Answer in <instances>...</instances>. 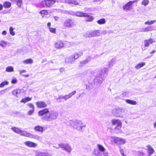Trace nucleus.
Here are the masks:
<instances>
[{
  "instance_id": "obj_1",
  "label": "nucleus",
  "mask_w": 156,
  "mask_h": 156,
  "mask_svg": "<svg viewBox=\"0 0 156 156\" xmlns=\"http://www.w3.org/2000/svg\"><path fill=\"white\" fill-rule=\"evenodd\" d=\"M39 116H42L41 119L47 122H50L56 120L58 117V112L54 110L49 111L48 108H46L38 112Z\"/></svg>"
},
{
  "instance_id": "obj_2",
  "label": "nucleus",
  "mask_w": 156,
  "mask_h": 156,
  "mask_svg": "<svg viewBox=\"0 0 156 156\" xmlns=\"http://www.w3.org/2000/svg\"><path fill=\"white\" fill-rule=\"evenodd\" d=\"M12 129L15 133H18L22 136L30 137L31 138H34L39 141H41L42 140V138L41 137L37 135L32 134L26 131L22 130L20 128L14 127L12 128Z\"/></svg>"
},
{
  "instance_id": "obj_3",
  "label": "nucleus",
  "mask_w": 156,
  "mask_h": 156,
  "mask_svg": "<svg viewBox=\"0 0 156 156\" xmlns=\"http://www.w3.org/2000/svg\"><path fill=\"white\" fill-rule=\"evenodd\" d=\"M107 69L105 68H103V69L99 70L97 73V75L94 80V84L96 85H100L104 80V76L106 74L107 75Z\"/></svg>"
},
{
  "instance_id": "obj_4",
  "label": "nucleus",
  "mask_w": 156,
  "mask_h": 156,
  "mask_svg": "<svg viewBox=\"0 0 156 156\" xmlns=\"http://www.w3.org/2000/svg\"><path fill=\"white\" fill-rule=\"evenodd\" d=\"M70 124L71 127L79 131H81L83 128L86 127V126L82 121L78 120L71 121Z\"/></svg>"
},
{
  "instance_id": "obj_5",
  "label": "nucleus",
  "mask_w": 156,
  "mask_h": 156,
  "mask_svg": "<svg viewBox=\"0 0 156 156\" xmlns=\"http://www.w3.org/2000/svg\"><path fill=\"white\" fill-rule=\"evenodd\" d=\"M97 149H95L93 152V154L96 156H106L107 153H105V149L102 145L97 144Z\"/></svg>"
},
{
  "instance_id": "obj_6",
  "label": "nucleus",
  "mask_w": 156,
  "mask_h": 156,
  "mask_svg": "<svg viewBox=\"0 0 156 156\" xmlns=\"http://www.w3.org/2000/svg\"><path fill=\"white\" fill-rule=\"evenodd\" d=\"M70 45L69 42L65 41L63 42L62 41H58L55 43V46L57 49H60L64 47H69Z\"/></svg>"
},
{
  "instance_id": "obj_7",
  "label": "nucleus",
  "mask_w": 156,
  "mask_h": 156,
  "mask_svg": "<svg viewBox=\"0 0 156 156\" xmlns=\"http://www.w3.org/2000/svg\"><path fill=\"white\" fill-rule=\"evenodd\" d=\"M64 26L68 28L72 27L76 25L74 20L71 19H67L64 22Z\"/></svg>"
},
{
  "instance_id": "obj_8",
  "label": "nucleus",
  "mask_w": 156,
  "mask_h": 156,
  "mask_svg": "<svg viewBox=\"0 0 156 156\" xmlns=\"http://www.w3.org/2000/svg\"><path fill=\"white\" fill-rule=\"evenodd\" d=\"M125 111V109L122 108H116L113 111V114L118 117H120L122 118L123 117L122 113Z\"/></svg>"
},
{
  "instance_id": "obj_9",
  "label": "nucleus",
  "mask_w": 156,
  "mask_h": 156,
  "mask_svg": "<svg viewBox=\"0 0 156 156\" xmlns=\"http://www.w3.org/2000/svg\"><path fill=\"white\" fill-rule=\"evenodd\" d=\"M112 140L115 144L119 145L124 144L126 142L125 139L117 137H113Z\"/></svg>"
},
{
  "instance_id": "obj_10",
  "label": "nucleus",
  "mask_w": 156,
  "mask_h": 156,
  "mask_svg": "<svg viewBox=\"0 0 156 156\" xmlns=\"http://www.w3.org/2000/svg\"><path fill=\"white\" fill-rule=\"evenodd\" d=\"M59 147L63 149V150L66 151L68 153H70L72 151L71 146L67 144L61 143L58 144Z\"/></svg>"
},
{
  "instance_id": "obj_11",
  "label": "nucleus",
  "mask_w": 156,
  "mask_h": 156,
  "mask_svg": "<svg viewBox=\"0 0 156 156\" xmlns=\"http://www.w3.org/2000/svg\"><path fill=\"white\" fill-rule=\"evenodd\" d=\"M135 2V1H130L123 6V9L126 11H129L131 9L133 8V4Z\"/></svg>"
},
{
  "instance_id": "obj_12",
  "label": "nucleus",
  "mask_w": 156,
  "mask_h": 156,
  "mask_svg": "<svg viewBox=\"0 0 156 156\" xmlns=\"http://www.w3.org/2000/svg\"><path fill=\"white\" fill-rule=\"evenodd\" d=\"M55 0H46L42 2V3L44 4V6L46 5L47 6H50L52 5L55 3Z\"/></svg>"
},
{
  "instance_id": "obj_13",
  "label": "nucleus",
  "mask_w": 156,
  "mask_h": 156,
  "mask_svg": "<svg viewBox=\"0 0 156 156\" xmlns=\"http://www.w3.org/2000/svg\"><path fill=\"white\" fill-rule=\"evenodd\" d=\"M24 144L30 147L35 148L37 146V144L31 141H27L24 143Z\"/></svg>"
},
{
  "instance_id": "obj_14",
  "label": "nucleus",
  "mask_w": 156,
  "mask_h": 156,
  "mask_svg": "<svg viewBox=\"0 0 156 156\" xmlns=\"http://www.w3.org/2000/svg\"><path fill=\"white\" fill-rule=\"evenodd\" d=\"M147 149L146 150L147 151V156H151L154 152V149L150 145H147L146 146Z\"/></svg>"
},
{
  "instance_id": "obj_15",
  "label": "nucleus",
  "mask_w": 156,
  "mask_h": 156,
  "mask_svg": "<svg viewBox=\"0 0 156 156\" xmlns=\"http://www.w3.org/2000/svg\"><path fill=\"white\" fill-rule=\"evenodd\" d=\"M144 46L145 47H148L150 44L155 42L153 39L150 38L148 40H145L144 41Z\"/></svg>"
},
{
  "instance_id": "obj_16",
  "label": "nucleus",
  "mask_w": 156,
  "mask_h": 156,
  "mask_svg": "<svg viewBox=\"0 0 156 156\" xmlns=\"http://www.w3.org/2000/svg\"><path fill=\"white\" fill-rule=\"evenodd\" d=\"M37 107L44 108L46 107L47 105L45 102L42 101H38L36 103Z\"/></svg>"
},
{
  "instance_id": "obj_17",
  "label": "nucleus",
  "mask_w": 156,
  "mask_h": 156,
  "mask_svg": "<svg viewBox=\"0 0 156 156\" xmlns=\"http://www.w3.org/2000/svg\"><path fill=\"white\" fill-rule=\"evenodd\" d=\"M91 58L89 56L87 57L85 59L80 62V66H83L84 64L87 63L91 60Z\"/></svg>"
},
{
  "instance_id": "obj_18",
  "label": "nucleus",
  "mask_w": 156,
  "mask_h": 156,
  "mask_svg": "<svg viewBox=\"0 0 156 156\" xmlns=\"http://www.w3.org/2000/svg\"><path fill=\"white\" fill-rule=\"evenodd\" d=\"M86 16L84 17H86L85 21L87 22H91L94 20L93 16L90 15V13H86Z\"/></svg>"
},
{
  "instance_id": "obj_19",
  "label": "nucleus",
  "mask_w": 156,
  "mask_h": 156,
  "mask_svg": "<svg viewBox=\"0 0 156 156\" xmlns=\"http://www.w3.org/2000/svg\"><path fill=\"white\" fill-rule=\"evenodd\" d=\"M112 125H116V126H122V123L119 120L114 119L112 121Z\"/></svg>"
},
{
  "instance_id": "obj_20",
  "label": "nucleus",
  "mask_w": 156,
  "mask_h": 156,
  "mask_svg": "<svg viewBox=\"0 0 156 156\" xmlns=\"http://www.w3.org/2000/svg\"><path fill=\"white\" fill-rule=\"evenodd\" d=\"M76 93V90H74L71 93L69 94H66L65 96V101L69 98H71L73 95H75Z\"/></svg>"
},
{
  "instance_id": "obj_21",
  "label": "nucleus",
  "mask_w": 156,
  "mask_h": 156,
  "mask_svg": "<svg viewBox=\"0 0 156 156\" xmlns=\"http://www.w3.org/2000/svg\"><path fill=\"white\" fill-rule=\"evenodd\" d=\"M44 127H42L40 126H35L34 128V129L35 131H37L40 132L41 133L43 132V131L44 130ZM45 129H44L45 130Z\"/></svg>"
},
{
  "instance_id": "obj_22",
  "label": "nucleus",
  "mask_w": 156,
  "mask_h": 156,
  "mask_svg": "<svg viewBox=\"0 0 156 156\" xmlns=\"http://www.w3.org/2000/svg\"><path fill=\"white\" fill-rule=\"evenodd\" d=\"M35 156H51L48 153L39 152L36 154Z\"/></svg>"
},
{
  "instance_id": "obj_23",
  "label": "nucleus",
  "mask_w": 156,
  "mask_h": 156,
  "mask_svg": "<svg viewBox=\"0 0 156 156\" xmlns=\"http://www.w3.org/2000/svg\"><path fill=\"white\" fill-rule=\"evenodd\" d=\"M114 63V60L112 58L111 60L109 61L108 63V64L107 66V67H105L107 69L109 68L110 67H112L113 66V65ZM104 68H105L104 67Z\"/></svg>"
},
{
  "instance_id": "obj_24",
  "label": "nucleus",
  "mask_w": 156,
  "mask_h": 156,
  "mask_svg": "<svg viewBox=\"0 0 156 156\" xmlns=\"http://www.w3.org/2000/svg\"><path fill=\"white\" fill-rule=\"evenodd\" d=\"M86 13L77 12L76 13L75 16L80 17H84V16H86Z\"/></svg>"
},
{
  "instance_id": "obj_25",
  "label": "nucleus",
  "mask_w": 156,
  "mask_h": 156,
  "mask_svg": "<svg viewBox=\"0 0 156 156\" xmlns=\"http://www.w3.org/2000/svg\"><path fill=\"white\" fill-rule=\"evenodd\" d=\"M75 60L73 58V56L72 55L71 57H69L66 58L65 62L66 63H71L73 62Z\"/></svg>"
},
{
  "instance_id": "obj_26",
  "label": "nucleus",
  "mask_w": 156,
  "mask_h": 156,
  "mask_svg": "<svg viewBox=\"0 0 156 156\" xmlns=\"http://www.w3.org/2000/svg\"><path fill=\"white\" fill-rule=\"evenodd\" d=\"M125 101L127 103L133 105H136L137 103L136 101L129 99H126Z\"/></svg>"
},
{
  "instance_id": "obj_27",
  "label": "nucleus",
  "mask_w": 156,
  "mask_h": 156,
  "mask_svg": "<svg viewBox=\"0 0 156 156\" xmlns=\"http://www.w3.org/2000/svg\"><path fill=\"white\" fill-rule=\"evenodd\" d=\"M83 35L86 37H93V35L92 31L87 32L83 34Z\"/></svg>"
},
{
  "instance_id": "obj_28",
  "label": "nucleus",
  "mask_w": 156,
  "mask_h": 156,
  "mask_svg": "<svg viewBox=\"0 0 156 156\" xmlns=\"http://www.w3.org/2000/svg\"><path fill=\"white\" fill-rule=\"evenodd\" d=\"M21 92V90L20 89H16L12 91V94L13 95L16 97H18V94H19Z\"/></svg>"
},
{
  "instance_id": "obj_29",
  "label": "nucleus",
  "mask_w": 156,
  "mask_h": 156,
  "mask_svg": "<svg viewBox=\"0 0 156 156\" xmlns=\"http://www.w3.org/2000/svg\"><path fill=\"white\" fill-rule=\"evenodd\" d=\"M153 30V27H147L143 29L141 31V32H146L149 31H151Z\"/></svg>"
},
{
  "instance_id": "obj_30",
  "label": "nucleus",
  "mask_w": 156,
  "mask_h": 156,
  "mask_svg": "<svg viewBox=\"0 0 156 156\" xmlns=\"http://www.w3.org/2000/svg\"><path fill=\"white\" fill-rule=\"evenodd\" d=\"M134 152L136 154L139 156H145V154L142 151H134Z\"/></svg>"
},
{
  "instance_id": "obj_31",
  "label": "nucleus",
  "mask_w": 156,
  "mask_h": 156,
  "mask_svg": "<svg viewBox=\"0 0 156 156\" xmlns=\"http://www.w3.org/2000/svg\"><path fill=\"white\" fill-rule=\"evenodd\" d=\"M145 65V62H141L139 63L137 66H136L135 67V68L136 69H140L141 68L143 67Z\"/></svg>"
},
{
  "instance_id": "obj_32",
  "label": "nucleus",
  "mask_w": 156,
  "mask_h": 156,
  "mask_svg": "<svg viewBox=\"0 0 156 156\" xmlns=\"http://www.w3.org/2000/svg\"><path fill=\"white\" fill-rule=\"evenodd\" d=\"M97 22L100 25L104 24L106 23L105 20L104 18L98 20Z\"/></svg>"
},
{
  "instance_id": "obj_33",
  "label": "nucleus",
  "mask_w": 156,
  "mask_h": 156,
  "mask_svg": "<svg viewBox=\"0 0 156 156\" xmlns=\"http://www.w3.org/2000/svg\"><path fill=\"white\" fill-rule=\"evenodd\" d=\"M32 99L31 98H30L29 97H27L24 98H23L22 99L21 101V102L25 103L27 101H30Z\"/></svg>"
},
{
  "instance_id": "obj_34",
  "label": "nucleus",
  "mask_w": 156,
  "mask_h": 156,
  "mask_svg": "<svg viewBox=\"0 0 156 156\" xmlns=\"http://www.w3.org/2000/svg\"><path fill=\"white\" fill-rule=\"evenodd\" d=\"M33 61L31 58L27 59L25 60L24 61H23V63L24 64H31V63H33Z\"/></svg>"
},
{
  "instance_id": "obj_35",
  "label": "nucleus",
  "mask_w": 156,
  "mask_h": 156,
  "mask_svg": "<svg viewBox=\"0 0 156 156\" xmlns=\"http://www.w3.org/2000/svg\"><path fill=\"white\" fill-rule=\"evenodd\" d=\"M6 71L8 72L14 71L13 67L11 66H9L6 68Z\"/></svg>"
},
{
  "instance_id": "obj_36",
  "label": "nucleus",
  "mask_w": 156,
  "mask_h": 156,
  "mask_svg": "<svg viewBox=\"0 0 156 156\" xmlns=\"http://www.w3.org/2000/svg\"><path fill=\"white\" fill-rule=\"evenodd\" d=\"M11 5V3L9 2H5L4 3L3 5L4 7L8 8L10 7Z\"/></svg>"
},
{
  "instance_id": "obj_37",
  "label": "nucleus",
  "mask_w": 156,
  "mask_h": 156,
  "mask_svg": "<svg viewBox=\"0 0 156 156\" xmlns=\"http://www.w3.org/2000/svg\"><path fill=\"white\" fill-rule=\"evenodd\" d=\"M92 32L93 37L99 36L100 35V33L98 30H96L94 31H92Z\"/></svg>"
},
{
  "instance_id": "obj_38",
  "label": "nucleus",
  "mask_w": 156,
  "mask_h": 156,
  "mask_svg": "<svg viewBox=\"0 0 156 156\" xmlns=\"http://www.w3.org/2000/svg\"><path fill=\"white\" fill-rule=\"evenodd\" d=\"M122 126H116L115 128V132L117 133H121L122 131L121 130Z\"/></svg>"
},
{
  "instance_id": "obj_39",
  "label": "nucleus",
  "mask_w": 156,
  "mask_h": 156,
  "mask_svg": "<svg viewBox=\"0 0 156 156\" xmlns=\"http://www.w3.org/2000/svg\"><path fill=\"white\" fill-rule=\"evenodd\" d=\"M40 13L41 14L42 17H44L47 14V12L46 10H43L41 11Z\"/></svg>"
},
{
  "instance_id": "obj_40",
  "label": "nucleus",
  "mask_w": 156,
  "mask_h": 156,
  "mask_svg": "<svg viewBox=\"0 0 156 156\" xmlns=\"http://www.w3.org/2000/svg\"><path fill=\"white\" fill-rule=\"evenodd\" d=\"M7 42L4 41L3 40L2 41L0 42V46L2 47H5L7 45Z\"/></svg>"
},
{
  "instance_id": "obj_41",
  "label": "nucleus",
  "mask_w": 156,
  "mask_h": 156,
  "mask_svg": "<svg viewBox=\"0 0 156 156\" xmlns=\"http://www.w3.org/2000/svg\"><path fill=\"white\" fill-rule=\"evenodd\" d=\"M14 30V28H13L12 27H10L9 28V32L10 34L12 36H14L15 35V33L13 31V30Z\"/></svg>"
},
{
  "instance_id": "obj_42",
  "label": "nucleus",
  "mask_w": 156,
  "mask_h": 156,
  "mask_svg": "<svg viewBox=\"0 0 156 156\" xmlns=\"http://www.w3.org/2000/svg\"><path fill=\"white\" fill-rule=\"evenodd\" d=\"M156 22V20H152L150 22L147 21L145 22V24L146 25H151L154 23Z\"/></svg>"
},
{
  "instance_id": "obj_43",
  "label": "nucleus",
  "mask_w": 156,
  "mask_h": 156,
  "mask_svg": "<svg viewBox=\"0 0 156 156\" xmlns=\"http://www.w3.org/2000/svg\"><path fill=\"white\" fill-rule=\"evenodd\" d=\"M149 1L147 0H144L142 2L143 5L144 6L147 5L149 3Z\"/></svg>"
},
{
  "instance_id": "obj_44",
  "label": "nucleus",
  "mask_w": 156,
  "mask_h": 156,
  "mask_svg": "<svg viewBox=\"0 0 156 156\" xmlns=\"http://www.w3.org/2000/svg\"><path fill=\"white\" fill-rule=\"evenodd\" d=\"M22 4V0H17V5L18 6L20 7Z\"/></svg>"
},
{
  "instance_id": "obj_45",
  "label": "nucleus",
  "mask_w": 156,
  "mask_h": 156,
  "mask_svg": "<svg viewBox=\"0 0 156 156\" xmlns=\"http://www.w3.org/2000/svg\"><path fill=\"white\" fill-rule=\"evenodd\" d=\"M8 82L6 81L3 82L0 84V87H3L5 85H7Z\"/></svg>"
},
{
  "instance_id": "obj_46",
  "label": "nucleus",
  "mask_w": 156,
  "mask_h": 156,
  "mask_svg": "<svg viewBox=\"0 0 156 156\" xmlns=\"http://www.w3.org/2000/svg\"><path fill=\"white\" fill-rule=\"evenodd\" d=\"M72 56L73 58L74 59V60L78 58L79 57H80V56L78 55V54L76 52L73 55H72Z\"/></svg>"
},
{
  "instance_id": "obj_47",
  "label": "nucleus",
  "mask_w": 156,
  "mask_h": 156,
  "mask_svg": "<svg viewBox=\"0 0 156 156\" xmlns=\"http://www.w3.org/2000/svg\"><path fill=\"white\" fill-rule=\"evenodd\" d=\"M27 105L30 108H31V109H34V105L31 103H29L27 104Z\"/></svg>"
},
{
  "instance_id": "obj_48",
  "label": "nucleus",
  "mask_w": 156,
  "mask_h": 156,
  "mask_svg": "<svg viewBox=\"0 0 156 156\" xmlns=\"http://www.w3.org/2000/svg\"><path fill=\"white\" fill-rule=\"evenodd\" d=\"M49 30L52 33H55V29L51 28V27H49Z\"/></svg>"
},
{
  "instance_id": "obj_49",
  "label": "nucleus",
  "mask_w": 156,
  "mask_h": 156,
  "mask_svg": "<svg viewBox=\"0 0 156 156\" xmlns=\"http://www.w3.org/2000/svg\"><path fill=\"white\" fill-rule=\"evenodd\" d=\"M34 111V109H32L31 110H30L28 111V114L29 115H31L33 113Z\"/></svg>"
},
{
  "instance_id": "obj_50",
  "label": "nucleus",
  "mask_w": 156,
  "mask_h": 156,
  "mask_svg": "<svg viewBox=\"0 0 156 156\" xmlns=\"http://www.w3.org/2000/svg\"><path fill=\"white\" fill-rule=\"evenodd\" d=\"M119 151L120 153L122 155H123V154H124V153L123 149L121 148V147L120 146H119Z\"/></svg>"
},
{
  "instance_id": "obj_51",
  "label": "nucleus",
  "mask_w": 156,
  "mask_h": 156,
  "mask_svg": "<svg viewBox=\"0 0 156 156\" xmlns=\"http://www.w3.org/2000/svg\"><path fill=\"white\" fill-rule=\"evenodd\" d=\"M72 4H74L75 5H78V3L76 0H72Z\"/></svg>"
},
{
  "instance_id": "obj_52",
  "label": "nucleus",
  "mask_w": 156,
  "mask_h": 156,
  "mask_svg": "<svg viewBox=\"0 0 156 156\" xmlns=\"http://www.w3.org/2000/svg\"><path fill=\"white\" fill-rule=\"evenodd\" d=\"M69 14H70L73 16H75L76 13L72 11H69Z\"/></svg>"
},
{
  "instance_id": "obj_53",
  "label": "nucleus",
  "mask_w": 156,
  "mask_h": 156,
  "mask_svg": "<svg viewBox=\"0 0 156 156\" xmlns=\"http://www.w3.org/2000/svg\"><path fill=\"white\" fill-rule=\"evenodd\" d=\"M17 82V80L15 78H13L11 81V83H16Z\"/></svg>"
},
{
  "instance_id": "obj_54",
  "label": "nucleus",
  "mask_w": 156,
  "mask_h": 156,
  "mask_svg": "<svg viewBox=\"0 0 156 156\" xmlns=\"http://www.w3.org/2000/svg\"><path fill=\"white\" fill-rule=\"evenodd\" d=\"M80 57L81 56L83 55V52L81 51H79L78 52H76Z\"/></svg>"
},
{
  "instance_id": "obj_55",
  "label": "nucleus",
  "mask_w": 156,
  "mask_h": 156,
  "mask_svg": "<svg viewBox=\"0 0 156 156\" xmlns=\"http://www.w3.org/2000/svg\"><path fill=\"white\" fill-rule=\"evenodd\" d=\"M59 98H61V99H63L65 101V96L63 95H60L59 96Z\"/></svg>"
},
{
  "instance_id": "obj_56",
  "label": "nucleus",
  "mask_w": 156,
  "mask_h": 156,
  "mask_svg": "<svg viewBox=\"0 0 156 156\" xmlns=\"http://www.w3.org/2000/svg\"><path fill=\"white\" fill-rule=\"evenodd\" d=\"M19 71L20 74H21L22 73H25L26 72L25 70H20Z\"/></svg>"
},
{
  "instance_id": "obj_57",
  "label": "nucleus",
  "mask_w": 156,
  "mask_h": 156,
  "mask_svg": "<svg viewBox=\"0 0 156 156\" xmlns=\"http://www.w3.org/2000/svg\"><path fill=\"white\" fill-rule=\"evenodd\" d=\"M5 92V90H3L0 91V95L4 94Z\"/></svg>"
},
{
  "instance_id": "obj_58",
  "label": "nucleus",
  "mask_w": 156,
  "mask_h": 156,
  "mask_svg": "<svg viewBox=\"0 0 156 156\" xmlns=\"http://www.w3.org/2000/svg\"><path fill=\"white\" fill-rule=\"evenodd\" d=\"M57 101L58 102H61L62 101L61 98H59V97L56 99Z\"/></svg>"
},
{
  "instance_id": "obj_59",
  "label": "nucleus",
  "mask_w": 156,
  "mask_h": 156,
  "mask_svg": "<svg viewBox=\"0 0 156 156\" xmlns=\"http://www.w3.org/2000/svg\"><path fill=\"white\" fill-rule=\"evenodd\" d=\"M66 2L69 4H72V0H67L66 1Z\"/></svg>"
},
{
  "instance_id": "obj_60",
  "label": "nucleus",
  "mask_w": 156,
  "mask_h": 156,
  "mask_svg": "<svg viewBox=\"0 0 156 156\" xmlns=\"http://www.w3.org/2000/svg\"><path fill=\"white\" fill-rule=\"evenodd\" d=\"M2 34L3 35H6L7 34V32L6 31L4 30L2 32Z\"/></svg>"
},
{
  "instance_id": "obj_61",
  "label": "nucleus",
  "mask_w": 156,
  "mask_h": 156,
  "mask_svg": "<svg viewBox=\"0 0 156 156\" xmlns=\"http://www.w3.org/2000/svg\"><path fill=\"white\" fill-rule=\"evenodd\" d=\"M47 61V60L45 58V59H43L42 61H41V63H44V62H46Z\"/></svg>"
},
{
  "instance_id": "obj_62",
  "label": "nucleus",
  "mask_w": 156,
  "mask_h": 156,
  "mask_svg": "<svg viewBox=\"0 0 156 156\" xmlns=\"http://www.w3.org/2000/svg\"><path fill=\"white\" fill-rule=\"evenodd\" d=\"M69 11H68L65 10L64 11V14H69Z\"/></svg>"
},
{
  "instance_id": "obj_63",
  "label": "nucleus",
  "mask_w": 156,
  "mask_h": 156,
  "mask_svg": "<svg viewBox=\"0 0 156 156\" xmlns=\"http://www.w3.org/2000/svg\"><path fill=\"white\" fill-rule=\"evenodd\" d=\"M58 12H61L62 14H64V11L62 10H59Z\"/></svg>"
},
{
  "instance_id": "obj_64",
  "label": "nucleus",
  "mask_w": 156,
  "mask_h": 156,
  "mask_svg": "<svg viewBox=\"0 0 156 156\" xmlns=\"http://www.w3.org/2000/svg\"><path fill=\"white\" fill-rule=\"evenodd\" d=\"M54 19L55 20L57 21L58 19V17L57 16H54Z\"/></svg>"
}]
</instances>
